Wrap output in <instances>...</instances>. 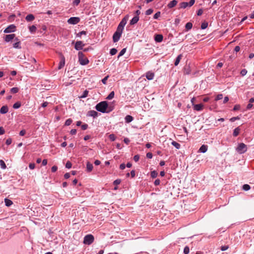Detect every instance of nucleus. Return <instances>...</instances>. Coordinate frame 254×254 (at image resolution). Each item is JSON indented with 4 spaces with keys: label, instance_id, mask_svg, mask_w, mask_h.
I'll return each mask as SVG.
<instances>
[{
    "label": "nucleus",
    "instance_id": "obj_1",
    "mask_svg": "<svg viewBox=\"0 0 254 254\" xmlns=\"http://www.w3.org/2000/svg\"><path fill=\"white\" fill-rule=\"evenodd\" d=\"M95 109L98 112L102 113H108L113 110V108L108 107V103L106 101H102L98 103L95 106Z\"/></svg>",
    "mask_w": 254,
    "mask_h": 254
},
{
    "label": "nucleus",
    "instance_id": "obj_2",
    "mask_svg": "<svg viewBox=\"0 0 254 254\" xmlns=\"http://www.w3.org/2000/svg\"><path fill=\"white\" fill-rule=\"evenodd\" d=\"M78 61L81 65H85L89 63V60L84 57V55L82 52H78Z\"/></svg>",
    "mask_w": 254,
    "mask_h": 254
},
{
    "label": "nucleus",
    "instance_id": "obj_3",
    "mask_svg": "<svg viewBox=\"0 0 254 254\" xmlns=\"http://www.w3.org/2000/svg\"><path fill=\"white\" fill-rule=\"evenodd\" d=\"M247 146L244 143H240L236 148V151L239 154H243L247 151Z\"/></svg>",
    "mask_w": 254,
    "mask_h": 254
},
{
    "label": "nucleus",
    "instance_id": "obj_4",
    "mask_svg": "<svg viewBox=\"0 0 254 254\" xmlns=\"http://www.w3.org/2000/svg\"><path fill=\"white\" fill-rule=\"evenodd\" d=\"M94 240V236L91 234H88L84 237L83 243L86 245H90L93 242Z\"/></svg>",
    "mask_w": 254,
    "mask_h": 254
},
{
    "label": "nucleus",
    "instance_id": "obj_5",
    "mask_svg": "<svg viewBox=\"0 0 254 254\" xmlns=\"http://www.w3.org/2000/svg\"><path fill=\"white\" fill-rule=\"evenodd\" d=\"M80 21V18L78 17H71L67 20L69 24L75 25Z\"/></svg>",
    "mask_w": 254,
    "mask_h": 254
},
{
    "label": "nucleus",
    "instance_id": "obj_6",
    "mask_svg": "<svg viewBox=\"0 0 254 254\" xmlns=\"http://www.w3.org/2000/svg\"><path fill=\"white\" fill-rule=\"evenodd\" d=\"M16 30V26L14 24H11L9 25L6 28H5L4 30V33H8L14 32Z\"/></svg>",
    "mask_w": 254,
    "mask_h": 254
},
{
    "label": "nucleus",
    "instance_id": "obj_7",
    "mask_svg": "<svg viewBox=\"0 0 254 254\" xmlns=\"http://www.w3.org/2000/svg\"><path fill=\"white\" fill-rule=\"evenodd\" d=\"M84 45V44L82 41H78L76 42L74 48L76 50L78 51L82 49Z\"/></svg>",
    "mask_w": 254,
    "mask_h": 254
},
{
    "label": "nucleus",
    "instance_id": "obj_8",
    "mask_svg": "<svg viewBox=\"0 0 254 254\" xmlns=\"http://www.w3.org/2000/svg\"><path fill=\"white\" fill-rule=\"evenodd\" d=\"M122 35V34L116 31L113 36V40L114 43L117 42Z\"/></svg>",
    "mask_w": 254,
    "mask_h": 254
},
{
    "label": "nucleus",
    "instance_id": "obj_9",
    "mask_svg": "<svg viewBox=\"0 0 254 254\" xmlns=\"http://www.w3.org/2000/svg\"><path fill=\"white\" fill-rule=\"evenodd\" d=\"M65 65V58L63 55L61 56V61L59 64L58 69H60L62 68Z\"/></svg>",
    "mask_w": 254,
    "mask_h": 254
},
{
    "label": "nucleus",
    "instance_id": "obj_10",
    "mask_svg": "<svg viewBox=\"0 0 254 254\" xmlns=\"http://www.w3.org/2000/svg\"><path fill=\"white\" fill-rule=\"evenodd\" d=\"M98 113L97 112L94 111V110H91L88 112L87 113V116L89 117H92L93 118H95L98 116Z\"/></svg>",
    "mask_w": 254,
    "mask_h": 254
},
{
    "label": "nucleus",
    "instance_id": "obj_11",
    "mask_svg": "<svg viewBox=\"0 0 254 254\" xmlns=\"http://www.w3.org/2000/svg\"><path fill=\"white\" fill-rule=\"evenodd\" d=\"M15 36V35L14 34L6 35L4 38V40L6 42H9L13 39Z\"/></svg>",
    "mask_w": 254,
    "mask_h": 254
},
{
    "label": "nucleus",
    "instance_id": "obj_12",
    "mask_svg": "<svg viewBox=\"0 0 254 254\" xmlns=\"http://www.w3.org/2000/svg\"><path fill=\"white\" fill-rule=\"evenodd\" d=\"M203 105L202 104H193V109L197 111H201L203 109Z\"/></svg>",
    "mask_w": 254,
    "mask_h": 254
},
{
    "label": "nucleus",
    "instance_id": "obj_13",
    "mask_svg": "<svg viewBox=\"0 0 254 254\" xmlns=\"http://www.w3.org/2000/svg\"><path fill=\"white\" fill-rule=\"evenodd\" d=\"M128 18V16L126 15L124 18L122 19V20L120 22L119 25H120L121 27H124L126 25V24H127Z\"/></svg>",
    "mask_w": 254,
    "mask_h": 254
},
{
    "label": "nucleus",
    "instance_id": "obj_14",
    "mask_svg": "<svg viewBox=\"0 0 254 254\" xmlns=\"http://www.w3.org/2000/svg\"><path fill=\"white\" fill-rule=\"evenodd\" d=\"M154 77V73L151 71H148L146 73V77L148 80H152Z\"/></svg>",
    "mask_w": 254,
    "mask_h": 254
},
{
    "label": "nucleus",
    "instance_id": "obj_15",
    "mask_svg": "<svg viewBox=\"0 0 254 254\" xmlns=\"http://www.w3.org/2000/svg\"><path fill=\"white\" fill-rule=\"evenodd\" d=\"M8 112V108L7 106H3L0 109V113L1 114H5Z\"/></svg>",
    "mask_w": 254,
    "mask_h": 254
},
{
    "label": "nucleus",
    "instance_id": "obj_16",
    "mask_svg": "<svg viewBox=\"0 0 254 254\" xmlns=\"http://www.w3.org/2000/svg\"><path fill=\"white\" fill-rule=\"evenodd\" d=\"M207 145L203 144L200 146V147L199 149L198 152L204 153L207 151Z\"/></svg>",
    "mask_w": 254,
    "mask_h": 254
},
{
    "label": "nucleus",
    "instance_id": "obj_17",
    "mask_svg": "<svg viewBox=\"0 0 254 254\" xmlns=\"http://www.w3.org/2000/svg\"><path fill=\"white\" fill-rule=\"evenodd\" d=\"M178 3V1L176 0H173L171 1L168 4V7L169 8H172L175 6Z\"/></svg>",
    "mask_w": 254,
    "mask_h": 254
},
{
    "label": "nucleus",
    "instance_id": "obj_18",
    "mask_svg": "<svg viewBox=\"0 0 254 254\" xmlns=\"http://www.w3.org/2000/svg\"><path fill=\"white\" fill-rule=\"evenodd\" d=\"M139 20V16H134L130 21L129 24L130 25H134L136 24Z\"/></svg>",
    "mask_w": 254,
    "mask_h": 254
},
{
    "label": "nucleus",
    "instance_id": "obj_19",
    "mask_svg": "<svg viewBox=\"0 0 254 254\" xmlns=\"http://www.w3.org/2000/svg\"><path fill=\"white\" fill-rule=\"evenodd\" d=\"M163 39V37L162 35L158 34L155 37V40L157 42H161Z\"/></svg>",
    "mask_w": 254,
    "mask_h": 254
},
{
    "label": "nucleus",
    "instance_id": "obj_20",
    "mask_svg": "<svg viewBox=\"0 0 254 254\" xmlns=\"http://www.w3.org/2000/svg\"><path fill=\"white\" fill-rule=\"evenodd\" d=\"M93 166L92 164L90 163L89 162H87L86 164V169L87 171L88 172H90L93 169Z\"/></svg>",
    "mask_w": 254,
    "mask_h": 254
},
{
    "label": "nucleus",
    "instance_id": "obj_21",
    "mask_svg": "<svg viewBox=\"0 0 254 254\" xmlns=\"http://www.w3.org/2000/svg\"><path fill=\"white\" fill-rule=\"evenodd\" d=\"M35 19L34 16L32 14H28L26 17L25 19L27 21H32Z\"/></svg>",
    "mask_w": 254,
    "mask_h": 254
},
{
    "label": "nucleus",
    "instance_id": "obj_22",
    "mask_svg": "<svg viewBox=\"0 0 254 254\" xmlns=\"http://www.w3.org/2000/svg\"><path fill=\"white\" fill-rule=\"evenodd\" d=\"M182 55L180 54L178 56V57L176 59V60H175V62L174 63L175 66H177L179 64L181 60L182 59Z\"/></svg>",
    "mask_w": 254,
    "mask_h": 254
},
{
    "label": "nucleus",
    "instance_id": "obj_23",
    "mask_svg": "<svg viewBox=\"0 0 254 254\" xmlns=\"http://www.w3.org/2000/svg\"><path fill=\"white\" fill-rule=\"evenodd\" d=\"M240 131V128L239 127L235 128L233 131V135L234 136H237L239 135Z\"/></svg>",
    "mask_w": 254,
    "mask_h": 254
},
{
    "label": "nucleus",
    "instance_id": "obj_24",
    "mask_svg": "<svg viewBox=\"0 0 254 254\" xmlns=\"http://www.w3.org/2000/svg\"><path fill=\"white\" fill-rule=\"evenodd\" d=\"M133 120V118L132 116L130 115H127L125 117V121L126 123H129L132 122Z\"/></svg>",
    "mask_w": 254,
    "mask_h": 254
},
{
    "label": "nucleus",
    "instance_id": "obj_25",
    "mask_svg": "<svg viewBox=\"0 0 254 254\" xmlns=\"http://www.w3.org/2000/svg\"><path fill=\"white\" fill-rule=\"evenodd\" d=\"M4 202L5 205L8 207L11 206L13 203L12 201L8 198L4 199Z\"/></svg>",
    "mask_w": 254,
    "mask_h": 254
},
{
    "label": "nucleus",
    "instance_id": "obj_26",
    "mask_svg": "<svg viewBox=\"0 0 254 254\" xmlns=\"http://www.w3.org/2000/svg\"><path fill=\"white\" fill-rule=\"evenodd\" d=\"M189 6V3L187 2H182L180 3V8H186Z\"/></svg>",
    "mask_w": 254,
    "mask_h": 254
},
{
    "label": "nucleus",
    "instance_id": "obj_27",
    "mask_svg": "<svg viewBox=\"0 0 254 254\" xmlns=\"http://www.w3.org/2000/svg\"><path fill=\"white\" fill-rule=\"evenodd\" d=\"M171 144L172 145H173L177 149H180L181 147V145L179 143H178L175 141H173L171 142Z\"/></svg>",
    "mask_w": 254,
    "mask_h": 254
},
{
    "label": "nucleus",
    "instance_id": "obj_28",
    "mask_svg": "<svg viewBox=\"0 0 254 254\" xmlns=\"http://www.w3.org/2000/svg\"><path fill=\"white\" fill-rule=\"evenodd\" d=\"M192 27V24L191 22H188L186 25L185 28L188 31L190 30Z\"/></svg>",
    "mask_w": 254,
    "mask_h": 254
},
{
    "label": "nucleus",
    "instance_id": "obj_29",
    "mask_svg": "<svg viewBox=\"0 0 254 254\" xmlns=\"http://www.w3.org/2000/svg\"><path fill=\"white\" fill-rule=\"evenodd\" d=\"M184 72L186 74H189L190 73V67L189 66H186L184 68Z\"/></svg>",
    "mask_w": 254,
    "mask_h": 254
},
{
    "label": "nucleus",
    "instance_id": "obj_30",
    "mask_svg": "<svg viewBox=\"0 0 254 254\" xmlns=\"http://www.w3.org/2000/svg\"><path fill=\"white\" fill-rule=\"evenodd\" d=\"M114 96H115L114 91H112L107 97L106 99L108 100H111L112 99H113L114 98Z\"/></svg>",
    "mask_w": 254,
    "mask_h": 254
},
{
    "label": "nucleus",
    "instance_id": "obj_31",
    "mask_svg": "<svg viewBox=\"0 0 254 254\" xmlns=\"http://www.w3.org/2000/svg\"><path fill=\"white\" fill-rule=\"evenodd\" d=\"M20 41H17L13 44V47L14 48L20 49L21 46H20Z\"/></svg>",
    "mask_w": 254,
    "mask_h": 254
},
{
    "label": "nucleus",
    "instance_id": "obj_32",
    "mask_svg": "<svg viewBox=\"0 0 254 254\" xmlns=\"http://www.w3.org/2000/svg\"><path fill=\"white\" fill-rule=\"evenodd\" d=\"M21 106V103L19 102L15 103L13 105V108L15 109H18Z\"/></svg>",
    "mask_w": 254,
    "mask_h": 254
},
{
    "label": "nucleus",
    "instance_id": "obj_33",
    "mask_svg": "<svg viewBox=\"0 0 254 254\" xmlns=\"http://www.w3.org/2000/svg\"><path fill=\"white\" fill-rule=\"evenodd\" d=\"M251 189V187L249 185L245 184L243 186V189L245 191H248L250 190Z\"/></svg>",
    "mask_w": 254,
    "mask_h": 254
},
{
    "label": "nucleus",
    "instance_id": "obj_34",
    "mask_svg": "<svg viewBox=\"0 0 254 254\" xmlns=\"http://www.w3.org/2000/svg\"><path fill=\"white\" fill-rule=\"evenodd\" d=\"M36 29L37 28L35 25H32L29 27V31L32 33H34Z\"/></svg>",
    "mask_w": 254,
    "mask_h": 254
},
{
    "label": "nucleus",
    "instance_id": "obj_35",
    "mask_svg": "<svg viewBox=\"0 0 254 254\" xmlns=\"http://www.w3.org/2000/svg\"><path fill=\"white\" fill-rule=\"evenodd\" d=\"M88 91H87V90H85V91H84L82 94L80 96V98H86L88 96Z\"/></svg>",
    "mask_w": 254,
    "mask_h": 254
},
{
    "label": "nucleus",
    "instance_id": "obj_36",
    "mask_svg": "<svg viewBox=\"0 0 254 254\" xmlns=\"http://www.w3.org/2000/svg\"><path fill=\"white\" fill-rule=\"evenodd\" d=\"M150 175L152 178H155L158 175V173L156 171H153L151 172Z\"/></svg>",
    "mask_w": 254,
    "mask_h": 254
},
{
    "label": "nucleus",
    "instance_id": "obj_37",
    "mask_svg": "<svg viewBox=\"0 0 254 254\" xmlns=\"http://www.w3.org/2000/svg\"><path fill=\"white\" fill-rule=\"evenodd\" d=\"M0 166L1 168L3 169H5L6 167L4 162L2 160H0Z\"/></svg>",
    "mask_w": 254,
    "mask_h": 254
},
{
    "label": "nucleus",
    "instance_id": "obj_38",
    "mask_svg": "<svg viewBox=\"0 0 254 254\" xmlns=\"http://www.w3.org/2000/svg\"><path fill=\"white\" fill-rule=\"evenodd\" d=\"M117 52V50L115 48H112L110 50V54L112 55H115Z\"/></svg>",
    "mask_w": 254,
    "mask_h": 254
},
{
    "label": "nucleus",
    "instance_id": "obj_39",
    "mask_svg": "<svg viewBox=\"0 0 254 254\" xmlns=\"http://www.w3.org/2000/svg\"><path fill=\"white\" fill-rule=\"evenodd\" d=\"M124 28V27H121V26L119 25L117 27V29L116 31L122 34Z\"/></svg>",
    "mask_w": 254,
    "mask_h": 254
},
{
    "label": "nucleus",
    "instance_id": "obj_40",
    "mask_svg": "<svg viewBox=\"0 0 254 254\" xmlns=\"http://www.w3.org/2000/svg\"><path fill=\"white\" fill-rule=\"evenodd\" d=\"M126 48L123 49L120 52V53L118 55V58L123 56L125 54V53H126Z\"/></svg>",
    "mask_w": 254,
    "mask_h": 254
},
{
    "label": "nucleus",
    "instance_id": "obj_41",
    "mask_svg": "<svg viewBox=\"0 0 254 254\" xmlns=\"http://www.w3.org/2000/svg\"><path fill=\"white\" fill-rule=\"evenodd\" d=\"M72 120L71 119H68L65 122V125L68 126L72 123Z\"/></svg>",
    "mask_w": 254,
    "mask_h": 254
},
{
    "label": "nucleus",
    "instance_id": "obj_42",
    "mask_svg": "<svg viewBox=\"0 0 254 254\" xmlns=\"http://www.w3.org/2000/svg\"><path fill=\"white\" fill-rule=\"evenodd\" d=\"M190 252V248L188 246H186L184 249V254H188Z\"/></svg>",
    "mask_w": 254,
    "mask_h": 254
},
{
    "label": "nucleus",
    "instance_id": "obj_43",
    "mask_svg": "<svg viewBox=\"0 0 254 254\" xmlns=\"http://www.w3.org/2000/svg\"><path fill=\"white\" fill-rule=\"evenodd\" d=\"M208 26V23L207 22H203L201 25V29H205Z\"/></svg>",
    "mask_w": 254,
    "mask_h": 254
},
{
    "label": "nucleus",
    "instance_id": "obj_44",
    "mask_svg": "<svg viewBox=\"0 0 254 254\" xmlns=\"http://www.w3.org/2000/svg\"><path fill=\"white\" fill-rule=\"evenodd\" d=\"M10 91L12 93H16L18 92V88L17 87H13L10 89Z\"/></svg>",
    "mask_w": 254,
    "mask_h": 254
},
{
    "label": "nucleus",
    "instance_id": "obj_45",
    "mask_svg": "<svg viewBox=\"0 0 254 254\" xmlns=\"http://www.w3.org/2000/svg\"><path fill=\"white\" fill-rule=\"evenodd\" d=\"M71 166H72V164H71V163L70 161H67L66 163L65 167L66 168L70 169V168H71Z\"/></svg>",
    "mask_w": 254,
    "mask_h": 254
},
{
    "label": "nucleus",
    "instance_id": "obj_46",
    "mask_svg": "<svg viewBox=\"0 0 254 254\" xmlns=\"http://www.w3.org/2000/svg\"><path fill=\"white\" fill-rule=\"evenodd\" d=\"M161 14V12L160 11H158L156 12L153 16L154 19H158L159 17H160Z\"/></svg>",
    "mask_w": 254,
    "mask_h": 254
},
{
    "label": "nucleus",
    "instance_id": "obj_47",
    "mask_svg": "<svg viewBox=\"0 0 254 254\" xmlns=\"http://www.w3.org/2000/svg\"><path fill=\"white\" fill-rule=\"evenodd\" d=\"M223 98V94H218L216 96V98H215V100L216 101H218L219 100H221Z\"/></svg>",
    "mask_w": 254,
    "mask_h": 254
},
{
    "label": "nucleus",
    "instance_id": "obj_48",
    "mask_svg": "<svg viewBox=\"0 0 254 254\" xmlns=\"http://www.w3.org/2000/svg\"><path fill=\"white\" fill-rule=\"evenodd\" d=\"M109 138L111 141H114L115 140L116 137L114 134H111L109 135Z\"/></svg>",
    "mask_w": 254,
    "mask_h": 254
},
{
    "label": "nucleus",
    "instance_id": "obj_49",
    "mask_svg": "<svg viewBox=\"0 0 254 254\" xmlns=\"http://www.w3.org/2000/svg\"><path fill=\"white\" fill-rule=\"evenodd\" d=\"M109 75H107L106 76H105L104 78H103L102 79V82L104 84H106L107 83V80L108 79V78H109Z\"/></svg>",
    "mask_w": 254,
    "mask_h": 254
},
{
    "label": "nucleus",
    "instance_id": "obj_50",
    "mask_svg": "<svg viewBox=\"0 0 254 254\" xmlns=\"http://www.w3.org/2000/svg\"><path fill=\"white\" fill-rule=\"evenodd\" d=\"M153 11V10L152 8H149L147 9L146 12L145 14L147 15L151 14Z\"/></svg>",
    "mask_w": 254,
    "mask_h": 254
},
{
    "label": "nucleus",
    "instance_id": "obj_51",
    "mask_svg": "<svg viewBox=\"0 0 254 254\" xmlns=\"http://www.w3.org/2000/svg\"><path fill=\"white\" fill-rule=\"evenodd\" d=\"M247 73V70L246 69H243L241 71V74L242 76L245 75Z\"/></svg>",
    "mask_w": 254,
    "mask_h": 254
},
{
    "label": "nucleus",
    "instance_id": "obj_52",
    "mask_svg": "<svg viewBox=\"0 0 254 254\" xmlns=\"http://www.w3.org/2000/svg\"><path fill=\"white\" fill-rule=\"evenodd\" d=\"M240 119V118L237 116V117H233L232 118H231L230 119V121L231 122H235L236 120H239Z\"/></svg>",
    "mask_w": 254,
    "mask_h": 254
},
{
    "label": "nucleus",
    "instance_id": "obj_53",
    "mask_svg": "<svg viewBox=\"0 0 254 254\" xmlns=\"http://www.w3.org/2000/svg\"><path fill=\"white\" fill-rule=\"evenodd\" d=\"M80 2V0H74L73 1V4L74 5L77 6L79 4Z\"/></svg>",
    "mask_w": 254,
    "mask_h": 254
},
{
    "label": "nucleus",
    "instance_id": "obj_54",
    "mask_svg": "<svg viewBox=\"0 0 254 254\" xmlns=\"http://www.w3.org/2000/svg\"><path fill=\"white\" fill-rule=\"evenodd\" d=\"M121 182V180L120 179H117L114 181V184L115 185H119Z\"/></svg>",
    "mask_w": 254,
    "mask_h": 254
},
{
    "label": "nucleus",
    "instance_id": "obj_55",
    "mask_svg": "<svg viewBox=\"0 0 254 254\" xmlns=\"http://www.w3.org/2000/svg\"><path fill=\"white\" fill-rule=\"evenodd\" d=\"M240 108H241V106L240 105H236L234 107L233 110L237 111V110H239L240 109Z\"/></svg>",
    "mask_w": 254,
    "mask_h": 254
},
{
    "label": "nucleus",
    "instance_id": "obj_56",
    "mask_svg": "<svg viewBox=\"0 0 254 254\" xmlns=\"http://www.w3.org/2000/svg\"><path fill=\"white\" fill-rule=\"evenodd\" d=\"M88 125L86 124H84L81 126V128L83 130H86L88 128Z\"/></svg>",
    "mask_w": 254,
    "mask_h": 254
},
{
    "label": "nucleus",
    "instance_id": "obj_57",
    "mask_svg": "<svg viewBox=\"0 0 254 254\" xmlns=\"http://www.w3.org/2000/svg\"><path fill=\"white\" fill-rule=\"evenodd\" d=\"M194 2H195V0H190V2H188V3H189L188 6L190 7V6H192L194 4Z\"/></svg>",
    "mask_w": 254,
    "mask_h": 254
},
{
    "label": "nucleus",
    "instance_id": "obj_58",
    "mask_svg": "<svg viewBox=\"0 0 254 254\" xmlns=\"http://www.w3.org/2000/svg\"><path fill=\"white\" fill-rule=\"evenodd\" d=\"M12 142V140L11 138H8L6 139V142H5V143L7 145H10Z\"/></svg>",
    "mask_w": 254,
    "mask_h": 254
},
{
    "label": "nucleus",
    "instance_id": "obj_59",
    "mask_svg": "<svg viewBox=\"0 0 254 254\" xmlns=\"http://www.w3.org/2000/svg\"><path fill=\"white\" fill-rule=\"evenodd\" d=\"M139 159V156L138 155H135L133 157V160L135 162H137Z\"/></svg>",
    "mask_w": 254,
    "mask_h": 254
},
{
    "label": "nucleus",
    "instance_id": "obj_60",
    "mask_svg": "<svg viewBox=\"0 0 254 254\" xmlns=\"http://www.w3.org/2000/svg\"><path fill=\"white\" fill-rule=\"evenodd\" d=\"M35 165L34 163H30L29 165V167L30 169L33 170L35 168Z\"/></svg>",
    "mask_w": 254,
    "mask_h": 254
},
{
    "label": "nucleus",
    "instance_id": "obj_61",
    "mask_svg": "<svg viewBox=\"0 0 254 254\" xmlns=\"http://www.w3.org/2000/svg\"><path fill=\"white\" fill-rule=\"evenodd\" d=\"M228 248L229 247L228 246H223L221 247V250L222 251H225L227 250L228 249Z\"/></svg>",
    "mask_w": 254,
    "mask_h": 254
},
{
    "label": "nucleus",
    "instance_id": "obj_62",
    "mask_svg": "<svg viewBox=\"0 0 254 254\" xmlns=\"http://www.w3.org/2000/svg\"><path fill=\"white\" fill-rule=\"evenodd\" d=\"M153 157L152 154L151 152H148L146 154V157L149 159H151Z\"/></svg>",
    "mask_w": 254,
    "mask_h": 254
},
{
    "label": "nucleus",
    "instance_id": "obj_63",
    "mask_svg": "<svg viewBox=\"0 0 254 254\" xmlns=\"http://www.w3.org/2000/svg\"><path fill=\"white\" fill-rule=\"evenodd\" d=\"M17 59H19V60H22L25 59V56L24 55H21L18 56Z\"/></svg>",
    "mask_w": 254,
    "mask_h": 254
},
{
    "label": "nucleus",
    "instance_id": "obj_64",
    "mask_svg": "<svg viewBox=\"0 0 254 254\" xmlns=\"http://www.w3.org/2000/svg\"><path fill=\"white\" fill-rule=\"evenodd\" d=\"M253 106V105L252 104V103H250L248 104L247 106V110H250Z\"/></svg>",
    "mask_w": 254,
    "mask_h": 254
}]
</instances>
